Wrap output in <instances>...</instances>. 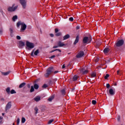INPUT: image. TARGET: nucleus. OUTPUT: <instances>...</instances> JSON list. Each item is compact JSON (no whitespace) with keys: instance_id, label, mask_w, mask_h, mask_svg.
<instances>
[{"instance_id":"0e129e2a","label":"nucleus","mask_w":125,"mask_h":125,"mask_svg":"<svg viewBox=\"0 0 125 125\" xmlns=\"http://www.w3.org/2000/svg\"><path fill=\"white\" fill-rule=\"evenodd\" d=\"M2 100H4V99H2Z\"/></svg>"},{"instance_id":"2f4dec72","label":"nucleus","mask_w":125,"mask_h":125,"mask_svg":"<svg viewBox=\"0 0 125 125\" xmlns=\"http://www.w3.org/2000/svg\"><path fill=\"white\" fill-rule=\"evenodd\" d=\"M91 77L92 78H95V77H96V73H92L91 75Z\"/></svg>"},{"instance_id":"13d9d810","label":"nucleus","mask_w":125,"mask_h":125,"mask_svg":"<svg viewBox=\"0 0 125 125\" xmlns=\"http://www.w3.org/2000/svg\"><path fill=\"white\" fill-rule=\"evenodd\" d=\"M74 89H75V88H73L72 89V91H74Z\"/></svg>"},{"instance_id":"680f3d73","label":"nucleus","mask_w":125,"mask_h":125,"mask_svg":"<svg viewBox=\"0 0 125 125\" xmlns=\"http://www.w3.org/2000/svg\"><path fill=\"white\" fill-rule=\"evenodd\" d=\"M2 15H3V16H4V15H3V13H2Z\"/></svg>"},{"instance_id":"e2e57ef3","label":"nucleus","mask_w":125,"mask_h":125,"mask_svg":"<svg viewBox=\"0 0 125 125\" xmlns=\"http://www.w3.org/2000/svg\"><path fill=\"white\" fill-rule=\"evenodd\" d=\"M114 85H117V83H115L114 84Z\"/></svg>"},{"instance_id":"603ef678","label":"nucleus","mask_w":125,"mask_h":125,"mask_svg":"<svg viewBox=\"0 0 125 125\" xmlns=\"http://www.w3.org/2000/svg\"><path fill=\"white\" fill-rule=\"evenodd\" d=\"M27 87H28V88H30L31 87V85H30V84H28L27 85Z\"/></svg>"},{"instance_id":"09e8293b","label":"nucleus","mask_w":125,"mask_h":125,"mask_svg":"<svg viewBox=\"0 0 125 125\" xmlns=\"http://www.w3.org/2000/svg\"><path fill=\"white\" fill-rule=\"evenodd\" d=\"M50 36L51 38H53L54 37V35L53 34H50Z\"/></svg>"},{"instance_id":"c756f323","label":"nucleus","mask_w":125,"mask_h":125,"mask_svg":"<svg viewBox=\"0 0 125 125\" xmlns=\"http://www.w3.org/2000/svg\"><path fill=\"white\" fill-rule=\"evenodd\" d=\"M34 52H35V49L33 50L31 53V56H32V57H34Z\"/></svg>"},{"instance_id":"5fc2aeb1","label":"nucleus","mask_w":125,"mask_h":125,"mask_svg":"<svg viewBox=\"0 0 125 125\" xmlns=\"http://www.w3.org/2000/svg\"><path fill=\"white\" fill-rule=\"evenodd\" d=\"M65 67V64H63V65H62V69H64Z\"/></svg>"},{"instance_id":"de8ad7c7","label":"nucleus","mask_w":125,"mask_h":125,"mask_svg":"<svg viewBox=\"0 0 125 125\" xmlns=\"http://www.w3.org/2000/svg\"><path fill=\"white\" fill-rule=\"evenodd\" d=\"M106 87H107V88H109V87H110V84L107 83L106 84Z\"/></svg>"},{"instance_id":"1a4fd4ad","label":"nucleus","mask_w":125,"mask_h":125,"mask_svg":"<svg viewBox=\"0 0 125 125\" xmlns=\"http://www.w3.org/2000/svg\"><path fill=\"white\" fill-rule=\"evenodd\" d=\"M84 55V53L83 51H81L79 52V53L76 55L77 58H81L83 57Z\"/></svg>"},{"instance_id":"393cba45","label":"nucleus","mask_w":125,"mask_h":125,"mask_svg":"<svg viewBox=\"0 0 125 125\" xmlns=\"http://www.w3.org/2000/svg\"><path fill=\"white\" fill-rule=\"evenodd\" d=\"M34 91H35V88H34V86H31L30 92H34Z\"/></svg>"},{"instance_id":"c03bdc74","label":"nucleus","mask_w":125,"mask_h":125,"mask_svg":"<svg viewBox=\"0 0 125 125\" xmlns=\"http://www.w3.org/2000/svg\"><path fill=\"white\" fill-rule=\"evenodd\" d=\"M55 57H56L55 55H53V56L50 57L49 58H50V59H52L53 58H55Z\"/></svg>"},{"instance_id":"6e6d98bb","label":"nucleus","mask_w":125,"mask_h":125,"mask_svg":"<svg viewBox=\"0 0 125 125\" xmlns=\"http://www.w3.org/2000/svg\"><path fill=\"white\" fill-rule=\"evenodd\" d=\"M52 52H54V51L53 50L50 52V53H52Z\"/></svg>"},{"instance_id":"79ce46f5","label":"nucleus","mask_w":125,"mask_h":125,"mask_svg":"<svg viewBox=\"0 0 125 125\" xmlns=\"http://www.w3.org/2000/svg\"><path fill=\"white\" fill-rule=\"evenodd\" d=\"M17 125H19L20 123V119H19V118H18L17 119Z\"/></svg>"},{"instance_id":"a19ab883","label":"nucleus","mask_w":125,"mask_h":125,"mask_svg":"<svg viewBox=\"0 0 125 125\" xmlns=\"http://www.w3.org/2000/svg\"><path fill=\"white\" fill-rule=\"evenodd\" d=\"M58 32H59V30L58 29V28H56L55 29V33H58Z\"/></svg>"},{"instance_id":"f03ea898","label":"nucleus","mask_w":125,"mask_h":125,"mask_svg":"<svg viewBox=\"0 0 125 125\" xmlns=\"http://www.w3.org/2000/svg\"><path fill=\"white\" fill-rule=\"evenodd\" d=\"M54 72V69L53 67L51 66L47 69L46 73L44 74V77L46 78H48L50 75H51L52 73Z\"/></svg>"},{"instance_id":"864d4df0","label":"nucleus","mask_w":125,"mask_h":125,"mask_svg":"<svg viewBox=\"0 0 125 125\" xmlns=\"http://www.w3.org/2000/svg\"><path fill=\"white\" fill-rule=\"evenodd\" d=\"M80 29V26H77L76 27V30H79Z\"/></svg>"},{"instance_id":"ddd939ff","label":"nucleus","mask_w":125,"mask_h":125,"mask_svg":"<svg viewBox=\"0 0 125 125\" xmlns=\"http://www.w3.org/2000/svg\"><path fill=\"white\" fill-rule=\"evenodd\" d=\"M79 39H80V36H79V35H77L76 37L75 41L74 42V45H76V44L79 42Z\"/></svg>"},{"instance_id":"20e7f679","label":"nucleus","mask_w":125,"mask_h":125,"mask_svg":"<svg viewBox=\"0 0 125 125\" xmlns=\"http://www.w3.org/2000/svg\"><path fill=\"white\" fill-rule=\"evenodd\" d=\"M26 49H28V50H31V49H33V48L35 47V44L33 42H29V41H26Z\"/></svg>"},{"instance_id":"bb28decb","label":"nucleus","mask_w":125,"mask_h":125,"mask_svg":"<svg viewBox=\"0 0 125 125\" xmlns=\"http://www.w3.org/2000/svg\"><path fill=\"white\" fill-rule=\"evenodd\" d=\"M25 122H26V119H25V118L22 117L21 118V123L22 124H24L25 123Z\"/></svg>"},{"instance_id":"f3484780","label":"nucleus","mask_w":125,"mask_h":125,"mask_svg":"<svg viewBox=\"0 0 125 125\" xmlns=\"http://www.w3.org/2000/svg\"><path fill=\"white\" fill-rule=\"evenodd\" d=\"M34 99L35 101H36V102H39V101H41V97L37 96V97H35Z\"/></svg>"},{"instance_id":"7ed1b4c3","label":"nucleus","mask_w":125,"mask_h":125,"mask_svg":"<svg viewBox=\"0 0 125 125\" xmlns=\"http://www.w3.org/2000/svg\"><path fill=\"white\" fill-rule=\"evenodd\" d=\"M125 43V41L124 40H120L115 42L114 44L115 48H118V47H121V46H123L124 44Z\"/></svg>"},{"instance_id":"6ab92c4d","label":"nucleus","mask_w":125,"mask_h":125,"mask_svg":"<svg viewBox=\"0 0 125 125\" xmlns=\"http://www.w3.org/2000/svg\"><path fill=\"white\" fill-rule=\"evenodd\" d=\"M26 85V83H23L20 84L19 88H22V87H24V86Z\"/></svg>"},{"instance_id":"ea45409f","label":"nucleus","mask_w":125,"mask_h":125,"mask_svg":"<svg viewBox=\"0 0 125 125\" xmlns=\"http://www.w3.org/2000/svg\"><path fill=\"white\" fill-rule=\"evenodd\" d=\"M53 51H54H54H59V52H61V50H60V49H55V50H53Z\"/></svg>"},{"instance_id":"f257e3e1","label":"nucleus","mask_w":125,"mask_h":125,"mask_svg":"<svg viewBox=\"0 0 125 125\" xmlns=\"http://www.w3.org/2000/svg\"><path fill=\"white\" fill-rule=\"evenodd\" d=\"M21 25V32H23L26 30L27 28V25L24 23V22H22L21 21H19L17 23V27H19Z\"/></svg>"},{"instance_id":"f704fd0d","label":"nucleus","mask_w":125,"mask_h":125,"mask_svg":"<svg viewBox=\"0 0 125 125\" xmlns=\"http://www.w3.org/2000/svg\"><path fill=\"white\" fill-rule=\"evenodd\" d=\"M109 77V75L108 74H106V75L104 76L105 80H107V79H108Z\"/></svg>"},{"instance_id":"0eeeda50","label":"nucleus","mask_w":125,"mask_h":125,"mask_svg":"<svg viewBox=\"0 0 125 125\" xmlns=\"http://www.w3.org/2000/svg\"><path fill=\"white\" fill-rule=\"evenodd\" d=\"M19 0L23 8L25 9V8H26V5H27V1H26V0Z\"/></svg>"},{"instance_id":"49530a36","label":"nucleus","mask_w":125,"mask_h":125,"mask_svg":"<svg viewBox=\"0 0 125 125\" xmlns=\"http://www.w3.org/2000/svg\"><path fill=\"white\" fill-rule=\"evenodd\" d=\"M16 38L18 40H21V37L20 36H17Z\"/></svg>"},{"instance_id":"4468645a","label":"nucleus","mask_w":125,"mask_h":125,"mask_svg":"<svg viewBox=\"0 0 125 125\" xmlns=\"http://www.w3.org/2000/svg\"><path fill=\"white\" fill-rule=\"evenodd\" d=\"M58 45L59 46V47H62V46H64V45H65V44L61 41H59L58 42Z\"/></svg>"},{"instance_id":"72a5a7b5","label":"nucleus","mask_w":125,"mask_h":125,"mask_svg":"<svg viewBox=\"0 0 125 125\" xmlns=\"http://www.w3.org/2000/svg\"><path fill=\"white\" fill-rule=\"evenodd\" d=\"M53 121H54V120H53V119H51V120H49L48 122V125H50V124H51L53 122Z\"/></svg>"},{"instance_id":"473e14b6","label":"nucleus","mask_w":125,"mask_h":125,"mask_svg":"<svg viewBox=\"0 0 125 125\" xmlns=\"http://www.w3.org/2000/svg\"><path fill=\"white\" fill-rule=\"evenodd\" d=\"M47 86H48L47 85V84H44L42 86V87L43 88H46V87H47Z\"/></svg>"},{"instance_id":"3c124183","label":"nucleus","mask_w":125,"mask_h":125,"mask_svg":"<svg viewBox=\"0 0 125 125\" xmlns=\"http://www.w3.org/2000/svg\"><path fill=\"white\" fill-rule=\"evenodd\" d=\"M59 71L58 70H56L53 72L54 74H57V73H59Z\"/></svg>"},{"instance_id":"bf43d9fd","label":"nucleus","mask_w":125,"mask_h":125,"mask_svg":"<svg viewBox=\"0 0 125 125\" xmlns=\"http://www.w3.org/2000/svg\"><path fill=\"white\" fill-rule=\"evenodd\" d=\"M2 116H4V113H2Z\"/></svg>"},{"instance_id":"a18cd8bd","label":"nucleus","mask_w":125,"mask_h":125,"mask_svg":"<svg viewBox=\"0 0 125 125\" xmlns=\"http://www.w3.org/2000/svg\"><path fill=\"white\" fill-rule=\"evenodd\" d=\"M1 35H2V29L0 28V36H1Z\"/></svg>"},{"instance_id":"8fccbe9b","label":"nucleus","mask_w":125,"mask_h":125,"mask_svg":"<svg viewBox=\"0 0 125 125\" xmlns=\"http://www.w3.org/2000/svg\"><path fill=\"white\" fill-rule=\"evenodd\" d=\"M58 47H59V46L58 45H56V46H54L53 47V48H58Z\"/></svg>"},{"instance_id":"2eb2a0df","label":"nucleus","mask_w":125,"mask_h":125,"mask_svg":"<svg viewBox=\"0 0 125 125\" xmlns=\"http://www.w3.org/2000/svg\"><path fill=\"white\" fill-rule=\"evenodd\" d=\"M109 93L110 95H115V91L113 89L110 88L109 91Z\"/></svg>"},{"instance_id":"052dcab7","label":"nucleus","mask_w":125,"mask_h":125,"mask_svg":"<svg viewBox=\"0 0 125 125\" xmlns=\"http://www.w3.org/2000/svg\"><path fill=\"white\" fill-rule=\"evenodd\" d=\"M2 119V117H0V120H1Z\"/></svg>"},{"instance_id":"a878e982","label":"nucleus","mask_w":125,"mask_h":125,"mask_svg":"<svg viewBox=\"0 0 125 125\" xmlns=\"http://www.w3.org/2000/svg\"><path fill=\"white\" fill-rule=\"evenodd\" d=\"M61 35H62V33H61V32H59V33H56L55 36L56 37H60V36H61Z\"/></svg>"},{"instance_id":"58836bf2","label":"nucleus","mask_w":125,"mask_h":125,"mask_svg":"<svg viewBox=\"0 0 125 125\" xmlns=\"http://www.w3.org/2000/svg\"><path fill=\"white\" fill-rule=\"evenodd\" d=\"M61 92L63 95H65V90L64 89L62 90Z\"/></svg>"},{"instance_id":"5701e85b","label":"nucleus","mask_w":125,"mask_h":125,"mask_svg":"<svg viewBox=\"0 0 125 125\" xmlns=\"http://www.w3.org/2000/svg\"><path fill=\"white\" fill-rule=\"evenodd\" d=\"M39 53H40V50L39 49H37L36 51H35L34 55L37 56V55H38V54H39Z\"/></svg>"},{"instance_id":"9b49d317","label":"nucleus","mask_w":125,"mask_h":125,"mask_svg":"<svg viewBox=\"0 0 125 125\" xmlns=\"http://www.w3.org/2000/svg\"><path fill=\"white\" fill-rule=\"evenodd\" d=\"M11 108V102H9L7 103L5 107V111L9 110Z\"/></svg>"},{"instance_id":"69168bd1","label":"nucleus","mask_w":125,"mask_h":125,"mask_svg":"<svg viewBox=\"0 0 125 125\" xmlns=\"http://www.w3.org/2000/svg\"><path fill=\"white\" fill-rule=\"evenodd\" d=\"M57 56H59V55H57Z\"/></svg>"},{"instance_id":"4c0bfd02","label":"nucleus","mask_w":125,"mask_h":125,"mask_svg":"<svg viewBox=\"0 0 125 125\" xmlns=\"http://www.w3.org/2000/svg\"><path fill=\"white\" fill-rule=\"evenodd\" d=\"M69 21H71V22H73L74 21V18L73 17H70L69 19Z\"/></svg>"},{"instance_id":"412c9836","label":"nucleus","mask_w":125,"mask_h":125,"mask_svg":"<svg viewBox=\"0 0 125 125\" xmlns=\"http://www.w3.org/2000/svg\"><path fill=\"white\" fill-rule=\"evenodd\" d=\"M109 49L108 48H105L104 50V53H108V52H109Z\"/></svg>"},{"instance_id":"aec40b11","label":"nucleus","mask_w":125,"mask_h":125,"mask_svg":"<svg viewBox=\"0 0 125 125\" xmlns=\"http://www.w3.org/2000/svg\"><path fill=\"white\" fill-rule=\"evenodd\" d=\"M78 78H79V76H78L77 75H74V76L73 78V82H76V81H77V80H78Z\"/></svg>"},{"instance_id":"cd10ccee","label":"nucleus","mask_w":125,"mask_h":125,"mask_svg":"<svg viewBox=\"0 0 125 125\" xmlns=\"http://www.w3.org/2000/svg\"><path fill=\"white\" fill-rule=\"evenodd\" d=\"M10 32L11 34V37H13V35H12V34H13V30L12 28H10Z\"/></svg>"},{"instance_id":"dca6fc26","label":"nucleus","mask_w":125,"mask_h":125,"mask_svg":"<svg viewBox=\"0 0 125 125\" xmlns=\"http://www.w3.org/2000/svg\"><path fill=\"white\" fill-rule=\"evenodd\" d=\"M70 38V35L66 34L63 37V41H66V40H68V39Z\"/></svg>"},{"instance_id":"4d7b16f0","label":"nucleus","mask_w":125,"mask_h":125,"mask_svg":"<svg viewBox=\"0 0 125 125\" xmlns=\"http://www.w3.org/2000/svg\"><path fill=\"white\" fill-rule=\"evenodd\" d=\"M49 83H51V80H50V81H49Z\"/></svg>"},{"instance_id":"4be33fe9","label":"nucleus","mask_w":125,"mask_h":125,"mask_svg":"<svg viewBox=\"0 0 125 125\" xmlns=\"http://www.w3.org/2000/svg\"><path fill=\"white\" fill-rule=\"evenodd\" d=\"M18 17L17 16L15 15L13 17L12 20L14 21V22H15L16 19H18Z\"/></svg>"},{"instance_id":"9d476101","label":"nucleus","mask_w":125,"mask_h":125,"mask_svg":"<svg viewBox=\"0 0 125 125\" xmlns=\"http://www.w3.org/2000/svg\"><path fill=\"white\" fill-rule=\"evenodd\" d=\"M25 46V42H22V41H20L19 42V48H22Z\"/></svg>"},{"instance_id":"c9c22d12","label":"nucleus","mask_w":125,"mask_h":125,"mask_svg":"<svg viewBox=\"0 0 125 125\" xmlns=\"http://www.w3.org/2000/svg\"><path fill=\"white\" fill-rule=\"evenodd\" d=\"M92 104H93V105H95L96 104V100H92Z\"/></svg>"},{"instance_id":"a211bd4d","label":"nucleus","mask_w":125,"mask_h":125,"mask_svg":"<svg viewBox=\"0 0 125 125\" xmlns=\"http://www.w3.org/2000/svg\"><path fill=\"white\" fill-rule=\"evenodd\" d=\"M54 99V96H50L47 100V101H49V102H51Z\"/></svg>"},{"instance_id":"39448f33","label":"nucleus","mask_w":125,"mask_h":125,"mask_svg":"<svg viewBox=\"0 0 125 125\" xmlns=\"http://www.w3.org/2000/svg\"><path fill=\"white\" fill-rule=\"evenodd\" d=\"M91 41H92V38H91V36L90 37H84L83 38V42L84 43V44H85V43H89Z\"/></svg>"},{"instance_id":"6e6552de","label":"nucleus","mask_w":125,"mask_h":125,"mask_svg":"<svg viewBox=\"0 0 125 125\" xmlns=\"http://www.w3.org/2000/svg\"><path fill=\"white\" fill-rule=\"evenodd\" d=\"M17 6L14 7V5H13L12 7H9L8 8V11L10 12H12L13 11H15L16 9H17Z\"/></svg>"},{"instance_id":"e433bc0d","label":"nucleus","mask_w":125,"mask_h":125,"mask_svg":"<svg viewBox=\"0 0 125 125\" xmlns=\"http://www.w3.org/2000/svg\"><path fill=\"white\" fill-rule=\"evenodd\" d=\"M35 114H38V111H39V109L37 107L35 108Z\"/></svg>"},{"instance_id":"c85d7f7f","label":"nucleus","mask_w":125,"mask_h":125,"mask_svg":"<svg viewBox=\"0 0 125 125\" xmlns=\"http://www.w3.org/2000/svg\"><path fill=\"white\" fill-rule=\"evenodd\" d=\"M87 73H88V70H84L83 72V75H85V74H87Z\"/></svg>"},{"instance_id":"b1692460","label":"nucleus","mask_w":125,"mask_h":125,"mask_svg":"<svg viewBox=\"0 0 125 125\" xmlns=\"http://www.w3.org/2000/svg\"><path fill=\"white\" fill-rule=\"evenodd\" d=\"M34 87L35 88V89H39V85L38 84H34Z\"/></svg>"},{"instance_id":"f8f14e48","label":"nucleus","mask_w":125,"mask_h":125,"mask_svg":"<svg viewBox=\"0 0 125 125\" xmlns=\"http://www.w3.org/2000/svg\"><path fill=\"white\" fill-rule=\"evenodd\" d=\"M0 73H1V75H3V76H8V75H9V74H10V73H11V71H8L6 72H3L2 71H0Z\"/></svg>"},{"instance_id":"7c9ffc66","label":"nucleus","mask_w":125,"mask_h":125,"mask_svg":"<svg viewBox=\"0 0 125 125\" xmlns=\"http://www.w3.org/2000/svg\"><path fill=\"white\" fill-rule=\"evenodd\" d=\"M117 75H119V76L122 75V71H120V70H117Z\"/></svg>"},{"instance_id":"37998d69","label":"nucleus","mask_w":125,"mask_h":125,"mask_svg":"<svg viewBox=\"0 0 125 125\" xmlns=\"http://www.w3.org/2000/svg\"><path fill=\"white\" fill-rule=\"evenodd\" d=\"M120 120H121V116H120V115H119V116H118V117H117V121H118V122H120Z\"/></svg>"},{"instance_id":"423d86ee","label":"nucleus","mask_w":125,"mask_h":125,"mask_svg":"<svg viewBox=\"0 0 125 125\" xmlns=\"http://www.w3.org/2000/svg\"><path fill=\"white\" fill-rule=\"evenodd\" d=\"M6 92L7 94H15V93H16V91H15L14 89H12L10 91V87H8L6 88Z\"/></svg>"}]
</instances>
